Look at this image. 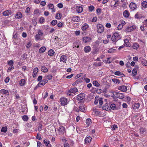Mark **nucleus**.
<instances>
[{
  "label": "nucleus",
  "instance_id": "obj_44",
  "mask_svg": "<svg viewBox=\"0 0 147 147\" xmlns=\"http://www.w3.org/2000/svg\"><path fill=\"white\" fill-rule=\"evenodd\" d=\"M91 122V120L90 119H88L86 120V123L88 125Z\"/></svg>",
  "mask_w": 147,
  "mask_h": 147
},
{
  "label": "nucleus",
  "instance_id": "obj_33",
  "mask_svg": "<svg viewBox=\"0 0 147 147\" xmlns=\"http://www.w3.org/2000/svg\"><path fill=\"white\" fill-rule=\"evenodd\" d=\"M88 27V25L86 24H84V25L82 27V29L83 30H85Z\"/></svg>",
  "mask_w": 147,
  "mask_h": 147
},
{
  "label": "nucleus",
  "instance_id": "obj_60",
  "mask_svg": "<svg viewBox=\"0 0 147 147\" xmlns=\"http://www.w3.org/2000/svg\"><path fill=\"white\" fill-rule=\"evenodd\" d=\"M94 7L92 6H90L89 7V9L90 11H92L94 9Z\"/></svg>",
  "mask_w": 147,
  "mask_h": 147
},
{
  "label": "nucleus",
  "instance_id": "obj_1",
  "mask_svg": "<svg viewBox=\"0 0 147 147\" xmlns=\"http://www.w3.org/2000/svg\"><path fill=\"white\" fill-rule=\"evenodd\" d=\"M78 90L77 88H74L70 89L69 90L66 91V93L68 95H72V93L75 94V93L78 92Z\"/></svg>",
  "mask_w": 147,
  "mask_h": 147
},
{
  "label": "nucleus",
  "instance_id": "obj_61",
  "mask_svg": "<svg viewBox=\"0 0 147 147\" xmlns=\"http://www.w3.org/2000/svg\"><path fill=\"white\" fill-rule=\"evenodd\" d=\"M9 79L10 78L9 77H7L5 79V83H8L9 82Z\"/></svg>",
  "mask_w": 147,
  "mask_h": 147
},
{
  "label": "nucleus",
  "instance_id": "obj_46",
  "mask_svg": "<svg viewBox=\"0 0 147 147\" xmlns=\"http://www.w3.org/2000/svg\"><path fill=\"white\" fill-rule=\"evenodd\" d=\"M116 105L114 104H112L110 105V107L111 109L114 110L116 108Z\"/></svg>",
  "mask_w": 147,
  "mask_h": 147
},
{
  "label": "nucleus",
  "instance_id": "obj_62",
  "mask_svg": "<svg viewBox=\"0 0 147 147\" xmlns=\"http://www.w3.org/2000/svg\"><path fill=\"white\" fill-rule=\"evenodd\" d=\"M45 20V19L43 17H41L40 18V20H39V22L40 23H42Z\"/></svg>",
  "mask_w": 147,
  "mask_h": 147
},
{
  "label": "nucleus",
  "instance_id": "obj_30",
  "mask_svg": "<svg viewBox=\"0 0 147 147\" xmlns=\"http://www.w3.org/2000/svg\"><path fill=\"white\" fill-rule=\"evenodd\" d=\"M46 50V48L45 47H41L39 49V52L41 53L45 52Z\"/></svg>",
  "mask_w": 147,
  "mask_h": 147
},
{
  "label": "nucleus",
  "instance_id": "obj_11",
  "mask_svg": "<svg viewBox=\"0 0 147 147\" xmlns=\"http://www.w3.org/2000/svg\"><path fill=\"white\" fill-rule=\"evenodd\" d=\"M118 89L122 92H125L127 90V86L124 85L119 86Z\"/></svg>",
  "mask_w": 147,
  "mask_h": 147
},
{
  "label": "nucleus",
  "instance_id": "obj_47",
  "mask_svg": "<svg viewBox=\"0 0 147 147\" xmlns=\"http://www.w3.org/2000/svg\"><path fill=\"white\" fill-rule=\"evenodd\" d=\"M98 100L99 104L100 105H102L103 103V101L102 100V98H98Z\"/></svg>",
  "mask_w": 147,
  "mask_h": 147
},
{
  "label": "nucleus",
  "instance_id": "obj_45",
  "mask_svg": "<svg viewBox=\"0 0 147 147\" xmlns=\"http://www.w3.org/2000/svg\"><path fill=\"white\" fill-rule=\"evenodd\" d=\"M143 25L145 27H147V19L145 20L142 22Z\"/></svg>",
  "mask_w": 147,
  "mask_h": 147
},
{
  "label": "nucleus",
  "instance_id": "obj_41",
  "mask_svg": "<svg viewBox=\"0 0 147 147\" xmlns=\"http://www.w3.org/2000/svg\"><path fill=\"white\" fill-rule=\"evenodd\" d=\"M7 64L9 66L13 65V61L12 60L9 61L7 62Z\"/></svg>",
  "mask_w": 147,
  "mask_h": 147
},
{
  "label": "nucleus",
  "instance_id": "obj_52",
  "mask_svg": "<svg viewBox=\"0 0 147 147\" xmlns=\"http://www.w3.org/2000/svg\"><path fill=\"white\" fill-rule=\"evenodd\" d=\"M40 36L38 34H36L35 35V39L38 40L40 39Z\"/></svg>",
  "mask_w": 147,
  "mask_h": 147
},
{
  "label": "nucleus",
  "instance_id": "obj_53",
  "mask_svg": "<svg viewBox=\"0 0 147 147\" xmlns=\"http://www.w3.org/2000/svg\"><path fill=\"white\" fill-rule=\"evenodd\" d=\"M76 130L77 132L79 134H80L82 132V131L80 130V128L79 127L76 128Z\"/></svg>",
  "mask_w": 147,
  "mask_h": 147
},
{
  "label": "nucleus",
  "instance_id": "obj_9",
  "mask_svg": "<svg viewBox=\"0 0 147 147\" xmlns=\"http://www.w3.org/2000/svg\"><path fill=\"white\" fill-rule=\"evenodd\" d=\"M110 105L108 103H106L102 107V109L104 110H105L107 111H109L110 110L109 107Z\"/></svg>",
  "mask_w": 147,
  "mask_h": 147
},
{
  "label": "nucleus",
  "instance_id": "obj_6",
  "mask_svg": "<svg viewBox=\"0 0 147 147\" xmlns=\"http://www.w3.org/2000/svg\"><path fill=\"white\" fill-rule=\"evenodd\" d=\"M1 94L7 96L9 95V92L7 90L2 89L0 90V95L1 97H3V96L1 95Z\"/></svg>",
  "mask_w": 147,
  "mask_h": 147
},
{
  "label": "nucleus",
  "instance_id": "obj_4",
  "mask_svg": "<svg viewBox=\"0 0 147 147\" xmlns=\"http://www.w3.org/2000/svg\"><path fill=\"white\" fill-rule=\"evenodd\" d=\"M48 82V81L47 79H43L42 80V81H40L39 83L36 86L40 87L41 86H43L46 83H47Z\"/></svg>",
  "mask_w": 147,
  "mask_h": 147
},
{
  "label": "nucleus",
  "instance_id": "obj_7",
  "mask_svg": "<svg viewBox=\"0 0 147 147\" xmlns=\"http://www.w3.org/2000/svg\"><path fill=\"white\" fill-rule=\"evenodd\" d=\"M60 102L62 105H65L67 103V100L65 97H62L60 98Z\"/></svg>",
  "mask_w": 147,
  "mask_h": 147
},
{
  "label": "nucleus",
  "instance_id": "obj_17",
  "mask_svg": "<svg viewBox=\"0 0 147 147\" xmlns=\"http://www.w3.org/2000/svg\"><path fill=\"white\" fill-rule=\"evenodd\" d=\"M129 7L132 10H134L136 8V5L135 3L131 2L129 5Z\"/></svg>",
  "mask_w": 147,
  "mask_h": 147
},
{
  "label": "nucleus",
  "instance_id": "obj_21",
  "mask_svg": "<svg viewBox=\"0 0 147 147\" xmlns=\"http://www.w3.org/2000/svg\"><path fill=\"white\" fill-rule=\"evenodd\" d=\"M38 71V69L37 67H36L34 69L33 74V76L34 78L35 77L36 75V74Z\"/></svg>",
  "mask_w": 147,
  "mask_h": 147
},
{
  "label": "nucleus",
  "instance_id": "obj_25",
  "mask_svg": "<svg viewBox=\"0 0 147 147\" xmlns=\"http://www.w3.org/2000/svg\"><path fill=\"white\" fill-rule=\"evenodd\" d=\"M41 71L44 73H46L48 71V69L45 66H41Z\"/></svg>",
  "mask_w": 147,
  "mask_h": 147
},
{
  "label": "nucleus",
  "instance_id": "obj_28",
  "mask_svg": "<svg viewBox=\"0 0 147 147\" xmlns=\"http://www.w3.org/2000/svg\"><path fill=\"white\" fill-rule=\"evenodd\" d=\"M49 9L52 10V11L53 12H54L55 11V9L54 8L53 5L52 4H49L48 5Z\"/></svg>",
  "mask_w": 147,
  "mask_h": 147
},
{
  "label": "nucleus",
  "instance_id": "obj_18",
  "mask_svg": "<svg viewBox=\"0 0 147 147\" xmlns=\"http://www.w3.org/2000/svg\"><path fill=\"white\" fill-rule=\"evenodd\" d=\"M3 14L4 16H7L11 15V10H7L3 12Z\"/></svg>",
  "mask_w": 147,
  "mask_h": 147
},
{
  "label": "nucleus",
  "instance_id": "obj_59",
  "mask_svg": "<svg viewBox=\"0 0 147 147\" xmlns=\"http://www.w3.org/2000/svg\"><path fill=\"white\" fill-rule=\"evenodd\" d=\"M135 18L136 19H140L141 18V17L140 16L137 14L135 15Z\"/></svg>",
  "mask_w": 147,
  "mask_h": 147
},
{
  "label": "nucleus",
  "instance_id": "obj_3",
  "mask_svg": "<svg viewBox=\"0 0 147 147\" xmlns=\"http://www.w3.org/2000/svg\"><path fill=\"white\" fill-rule=\"evenodd\" d=\"M97 27L98 28L97 32L98 33H101L103 32L104 28L102 25L99 24L97 25Z\"/></svg>",
  "mask_w": 147,
  "mask_h": 147
},
{
  "label": "nucleus",
  "instance_id": "obj_14",
  "mask_svg": "<svg viewBox=\"0 0 147 147\" xmlns=\"http://www.w3.org/2000/svg\"><path fill=\"white\" fill-rule=\"evenodd\" d=\"M83 40L85 43L90 42L91 40V38L89 37L85 36L83 38Z\"/></svg>",
  "mask_w": 147,
  "mask_h": 147
},
{
  "label": "nucleus",
  "instance_id": "obj_24",
  "mask_svg": "<svg viewBox=\"0 0 147 147\" xmlns=\"http://www.w3.org/2000/svg\"><path fill=\"white\" fill-rule=\"evenodd\" d=\"M85 109V106L84 105H80L79 107V110L80 111L84 112Z\"/></svg>",
  "mask_w": 147,
  "mask_h": 147
},
{
  "label": "nucleus",
  "instance_id": "obj_48",
  "mask_svg": "<svg viewBox=\"0 0 147 147\" xmlns=\"http://www.w3.org/2000/svg\"><path fill=\"white\" fill-rule=\"evenodd\" d=\"M46 79H47L49 80H51L52 78V76L51 75H49L45 76Z\"/></svg>",
  "mask_w": 147,
  "mask_h": 147
},
{
  "label": "nucleus",
  "instance_id": "obj_19",
  "mask_svg": "<svg viewBox=\"0 0 147 147\" xmlns=\"http://www.w3.org/2000/svg\"><path fill=\"white\" fill-rule=\"evenodd\" d=\"M22 17V14L20 12H18L17 13L15 16V17L16 18L19 19L21 18Z\"/></svg>",
  "mask_w": 147,
  "mask_h": 147
},
{
  "label": "nucleus",
  "instance_id": "obj_43",
  "mask_svg": "<svg viewBox=\"0 0 147 147\" xmlns=\"http://www.w3.org/2000/svg\"><path fill=\"white\" fill-rule=\"evenodd\" d=\"M7 129L6 127H2L1 131L2 132L5 133L7 131Z\"/></svg>",
  "mask_w": 147,
  "mask_h": 147
},
{
  "label": "nucleus",
  "instance_id": "obj_36",
  "mask_svg": "<svg viewBox=\"0 0 147 147\" xmlns=\"http://www.w3.org/2000/svg\"><path fill=\"white\" fill-rule=\"evenodd\" d=\"M25 83V81L24 79H22L20 82V84L21 86H23Z\"/></svg>",
  "mask_w": 147,
  "mask_h": 147
},
{
  "label": "nucleus",
  "instance_id": "obj_58",
  "mask_svg": "<svg viewBox=\"0 0 147 147\" xmlns=\"http://www.w3.org/2000/svg\"><path fill=\"white\" fill-rule=\"evenodd\" d=\"M121 73L119 71H116L115 73L114 74L117 76H120V75H121Z\"/></svg>",
  "mask_w": 147,
  "mask_h": 147
},
{
  "label": "nucleus",
  "instance_id": "obj_26",
  "mask_svg": "<svg viewBox=\"0 0 147 147\" xmlns=\"http://www.w3.org/2000/svg\"><path fill=\"white\" fill-rule=\"evenodd\" d=\"M139 47V45L138 43H133L132 47L134 49L137 50L138 48Z\"/></svg>",
  "mask_w": 147,
  "mask_h": 147
},
{
  "label": "nucleus",
  "instance_id": "obj_35",
  "mask_svg": "<svg viewBox=\"0 0 147 147\" xmlns=\"http://www.w3.org/2000/svg\"><path fill=\"white\" fill-rule=\"evenodd\" d=\"M61 14L60 13H58L56 14L55 18L57 19H60L61 18Z\"/></svg>",
  "mask_w": 147,
  "mask_h": 147
},
{
  "label": "nucleus",
  "instance_id": "obj_12",
  "mask_svg": "<svg viewBox=\"0 0 147 147\" xmlns=\"http://www.w3.org/2000/svg\"><path fill=\"white\" fill-rule=\"evenodd\" d=\"M72 20L74 22H79L80 21V19L79 17L74 16L72 18Z\"/></svg>",
  "mask_w": 147,
  "mask_h": 147
},
{
  "label": "nucleus",
  "instance_id": "obj_34",
  "mask_svg": "<svg viewBox=\"0 0 147 147\" xmlns=\"http://www.w3.org/2000/svg\"><path fill=\"white\" fill-rule=\"evenodd\" d=\"M140 107V104L139 103H135L134 105L133 106L134 109H138Z\"/></svg>",
  "mask_w": 147,
  "mask_h": 147
},
{
  "label": "nucleus",
  "instance_id": "obj_32",
  "mask_svg": "<svg viewBox=\"0 0 147 147\" xmlns=\"http://www.w3.org/2000/svg\"><path fill=\"white\" fill-rule=\"evenodd\" d=\"M55 52L52 49H50L49 50L48 52V54L50 56H52L54 54Z\"/></svg>",
  "mask_w": 147,
  "mask_h": 147
},
{
  "label": "nucleus",
  "instance_id": "obj_13",
  "mask_svg": "<svg viewBox=\"0 0 147 147\" xmlns=\"http://www.w3.org/2000/svg\"><path fill=\"white\" fill-rule=\"evenodd\" d=\"M115 96L116 97L120 99H122L124 97V95L123 94L119 92H117L116 93Z\"/></svg>",
  "mask_w": 147,
  "mask_h": 147
},
{
  "label": "nucleus",
  "instance_id": "obj_15",
  "mask_svg": "<svg viewBox=\"0 0 147 147\" xmlns=\"http://www.w3.org/2000/svg\"><path fill=\"white\" fill-rule=\"evenodd\" d=\"M139 59H140L141 62L143 66H146L147 65V62L146 60L142 58H140Z\"/></svg>",
  "mask_w": 147,
  "mask_h": 147
},
{
  "label": "nucleus",
  "instance_id": "obj_49",
  "mask_svg": "<svg viewBox=\"0 0 147 147\" xmlns=\"http://www.w3.org/2000/svg\"><path fill=\"white\" fill-rule=\"evenodd\" d=\"M14 67L13 65L9 67L7 70V72H10L12 69H13Z\"/></svg>",
  "mask_w": 147,
  "mask_h": 147
},
{
  "label": "nucleus",
  "instance_id": "obj_10",
  "mask_svg": "<svg viewBox=\"0 0 147 147\" xmlns=\"http://www.w3.org/2000/svg\"><path fill=\"white\" fill-rule=\"evenodd\" d=\"M136 28V27L134 26H130L127 28L125 29V31L126 32H130L134 30Z\"/></svg>",
  "mask_w": 147,
  "mask_h": 147
},
{
  "label": "nucleus",
  "instance_id": "obj_40",
  "mask_svg": "<svg viewBox=\"0 0 147 147\" xmlns=\"http://www.w3.org/2000/svg\"><path fill=\"white\" fill-rule=\"evenodd\" d=\"M57 20H55L52 21L51 22V25L53 26H55L57 23Z\"/></svg>",
  "mask_w": 147,
  "mask_h": 147
},
{
  "label": "nucleus",
  "instance_id": "obj_29",
  "mask_svg": "<svg viewBox=\"0 0 147 147\" xmlns=\"http://www.w3.org/2000/svg\"><path fill=\"white\" fill-rule=\"evenodd\" d=\"M61 61H63V62H65L67 60V57L66 56L62 55L60 58Z\"/></svg>",
  "mask_w": 147,
  "mask_h": 147
},
{
  "label": "nucleus",
  "instance_id": "obj_64",
  "mask_svg": "<svg viewBox=\"0 0 147 147\" xmlns=\"http://www.w3.org/2000/svg\"><path fill=\"white\" fill-rule=\"evenodd\" d=\"M57 6L59 8H61L63 7V5L61 3H60L58 4Z\"/></svg>",
  "mask_w": 147,
  "mask_h": 147
},
{
  "label": "nucleus",
  "instance_id": "obj_27",
  "mask_svg": "<svg viewBox=\"0 0 147 147\" xmlns=\"http://www.w3.org/2000/svg\"><path fill=\"white\" fill-rule=\"evenodd\" d=\"M140 130L141 134H145L147 132V131L146 130V129L143 127L140 128Z\"/></svg>",
  "mask_w": 147,
  "mask_h": 147
},
{
  "label": "nucleus",
  "instance_id": "obj_2",
  "mask_svg": "<svg viewBox=\"0 0 147 147\" xmlns=\"http://www.w3.org/2000/svg\"><path fill=\"white\" fill-rule=\"evenodd\" d=\"M120 39V37L117 33H114L112 36L111 39L113 42H116Z\"/></svg>",
  "mask_w": 147,
  "mask_h": 147
},
{
  "label": "nucleus",
  "instance_id": "obj_8",
  "mask_svg": "<svg viewBox=\"0 0 147 147\" xmlns=\"http://www.w3.org/2000/svg\"><path fill=\"white\" fill-rule=\"evenodd\" d=\"M58 131L59 134L62 135L64 133L65 131V128L63 126H61L59 127L58 129Z\"/></svg>",
  "mask_w": 147,
  "mask_h": 147
},
{
  "label": "nucleus",
  "instance_id": "obj_16",
  "mask_svg": "<svg viewBox=\"0 0 147 147\" xmlns=\"http://www.w3.org/2000/svg\"><path fill=\"white\" fill-rule=\"evenodd\" d=\"M43 142L45 144V145L48 147H51V146L50 144V142L48 140L45 139L43 140Z\"/></svg>",
  "mask_w": 147,
  "mask_h": 147
},
{
  "label": "nucleus",
  "instance_id": "obj_50",
  "mask_svg": "<svg viewBox=\"0 0 147 147\" xmlns=\"http://www.w3.org/2000/svg\"><path fill=\"white\" fill-rule=\"evenodd\" d=\"M22 119L24 121H27L28 119V117L26 115H24L22 117Z\"/></svg>",
  "mask_w": 147,
  "mask_h": 147
},
{
  "label": "nucleus",
  "instance_id": "obj_42",
  "mask_svg": "<svg viewBox=\"0 0 147 147\" xmlns=\"http://www.w3.org/2000/svg\"><path fill=\"white\" fill-rule=\"evenodd\" d=\"M142 6L144 7H147V2L145 1H144L142 2Z\"/></svg>",
  "mask_w": 147,
  "mask_h": 147
},
{
  "label": "nucleus",
  "instance_id": "obj_31",
  "mask_svg": "<svg viewBox=\"0 0 147 147\" xmlns=\"http://www.w3.org/2000/svg\"><path fill=\"white\" fill-rule=\"evenodd\" d=\"M92 138L90 137H88L86 138L85 139V142L86 143H88L91 141Z\"/></svg>",
  "mask_w": 147,
  "mask_h": 147
},
{
  "label": "nucleus",
  "instance_id": "obj_56",
  "mask_svg": "<svg viewBox=\"0 0 147 147\" xmlns=\"http://www.w3.org/2000/svg\"><path fill=\"white\" fill-rule=\"evenodd\" d=\"M94 65L96 66H100L101 65V63L100 62H98V63L95 62L94 63Z\"/></svg>",
  "mask_w": 147,
  "mask_h": 147
},
{
  "label": "nucleus",
  "instance_id": "obj_20",
  "mask_svg": "<svg viewBox=\"0 0 147 147\" xmlns=\"http://www.w3.org/2000/svg\"><path fill=\"white\" fill-rule=\"evenodd\" d=\"M138 66H136V67L133 69L132 72V74L133 76H135L136 75L137 70L138 69Z\"/></svg>",
  "mask_w": 147,
  "mask_h": 147
},
{
  "label": "nucleus",
  "instance_id": "obj_5",
  "mask_svg": "<svg viewBox=\"0 0 147 147\" xmlns=\"http://www.w3.org/2000/svg\"><path fill=\"white\" fill-rule=\"evenodd\" d=\"M85 94L84 93H80L76 96V99L79 100H83L84 98Z\"/></svg>",
  "mask_w": 147,
  "mask_h": 147
},
{
  "label": "nucleus",
  "instance_id": "obj_39",
  "mask_svg": "<svg viewBox=\"0 0 147 147\" xmlns=\"http://www.w3.org/2000/svg\"><path fill=\"white\" fill-rule=\"evenodd\" d=\"M123 15L125 17H128L129 16L128 12L127 10H125L123 13Z\"/></svg>",
  "mask_w": 147,
  "mask_h": 147
},
{
  "label": "nucleus",
  "instance_id": "obj_51",
  "mask_svg": "<svg viewBox=\"0 0 147 147\" xmlns=\"http://www.w3.org/2000/svg\"><path fill=\"white\" fill-rule=\"evenodd\" d=\"M115 50V49H114L111 48L108 50V52L110 53H113L114 52Z\"/></svg>",
  "mask_w": 147,
  "mask_h": 147
},
{
  "label": "nucleus",
  "instance_id": "obj_22",
  "mask_svg": "<svg viewBox=\"0 0 147 147\" xmlns=\"http://www.w3.org/2000/svg\"><path fill=\"white\" fill-rule=\"evenodd\" d=\"M76 11L78 13L82 12L83 11V8L81 6H77L76 7Z\"/></svg>",
  "mask_w": 147,
  "mask_h": 147
},
{
  "label": "nucleus",
  "instance_id": "obj_63",
  "mask_svg": "<svg viewBox=\"0 0 147 147\" xmlns=\"http://www.w3.org/2000/svg\"><path fill=\"white\" fill-rule=\"evenodd\" d=\"M63 146L64 147H70L69 144L66 142L64 143Z\"/></svg>",
  "mask_w": 147,
  "mask_h": 147
},
{
  "label": "nucleus",
  "instance_id": "obj_55",
  "mask_svg": "<svg viewBox=\"0 0 147 147\" xmlns=\"http://www.w3.org/2000/svg\"><path fill=\"white\" fill-rule=\"evenodd\" d=\"M112 129L113 130H114L116 128H117V126L116 125H112L111 127Z\"/></svg>",
  "mask_w": 147,
  "mask_h": 147
},
{
  "label": "nucleus",
  "instance_id": "obj_54",
  "mask_svg": "<svg viewBox=\"0 0 147 147\" xmlns=\"http://www.w3.org/2000/svg\"><path fill=\"white\" fill-rule=\"evenodd\" d=\"M123 26V25H122L121 24H119L117 27L118 29L119 30H121V29L122 28Z\"/></svg>",
  "mask_w": 147,
  "mask_h": 147
},
{
  "label": "nucleus",
  "instance_id": "obj_23",
  "mask_svg": "<svg viewBox=\"0 0 147 147\" xmlns=\"http://www.w3.org/2000/svg\"><path fill=\"white\" fill-rule=\"evenodd\" d=\"M91 48L89 46H87L84 47V51L86 53L89 52L91 50Z\"/></svg>",
  "mask_w": 147,
  "mask_h": 147
},
{
  "label": "nucleus",
  "instance_id": "obj_37",
  "mask_svg": "<svg viewBox=\"0 0 147 147\" xmlns=\"http://www.w3.org/2000/svg\"><path fill=\"white\" fill-rule=\"evenodd\" d=\"M93 84L96 87H99L100 86V84L96 81H94L93 82Z\"/></svg>",
  "mask_w": 147,
  "mask_h": 147
},
{
  "label": "nucleus",
  "instance_id": "obj_57",
  "mask_svg": "<svg viewBox=\"0 0 147 147\" xmlns=\"http://www.w3.org/2000/svg\"><path fill=\"white\" fill-rule=\"evenodd\" d=\"M31 45H32V44L31 43V42H29L27 44V45H26V47L27 48L29 49V48H30V47Z\"/></svg>",
  "mask_w": 147,
  "mask_h": 147
},
{
  "label": "nucleus",
  "instance_id": "obj_38",
  "mask_svg": "<svg viewBox=\"0 0 147 147\" xmlns=\"http://www.w3.org/2000/svg\"><path fill=\"white\" fill-rule=\"evenodd\" d=\"M112 81L116 84H119L120 83V81L119 80L116 78H113L112 79Z\"/></svg>",
  "mask_w": 147,
  "mask_h": 147
}]
</instances>
